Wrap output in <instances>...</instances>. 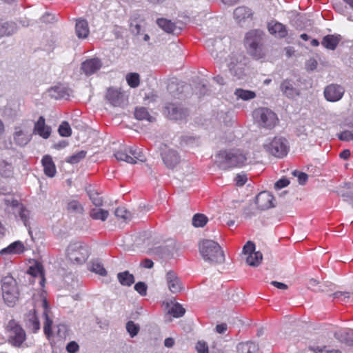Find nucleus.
I'll use <instances>...</instances> for the list:
<instances>
[{
    "label": "nucleus",
    "instance_id": "obj_1",
    "mask_svg": "<svg viewBox=\"0 0 353 353\" xmlns=\"http://www.w3.org/2000/svg\"><path fill=\"white\" fill-rule=\"evenodd\" d=\"M218 166L227 170L232 168L243 167L250 163V160L248 154L239 149L221 151L216 156Z\"/></svg>",
    "mask_w": 353,
    "mask_h": 353
},
{
    "label": "nucleus",
    "instance_id": "obj_2",
    "mask_svg": "<svg viewBox=\"0 0 353 353\" xmlns=\"http://www.w3.org/2000/svg\"><path fill=\"white\" fill-rule=\"evenodd\" d=\"M199 252L203 259L211 264L223 263L225 255L221 246L213 240L204 239L199 244Z\"/></svg>",
    "mask_w": 353,
    "mask_h": 353
},
{
    "label": "nucleus",
    "instance_id": "obj_3",
    "mask_svg": "<svg viewBox=\"0 0 353 353\" xmlns=\"http://www.w3.org/2000/svg\"><path fill=\"white\" fill-rule=\"evenodd\" d=\"M254 123L260 128L266 130L274 129L279 123L277 114L271 109L260 107L252 112Z\"/></svg>",
    "mask_w": 353,
    "mask_h": 353
},
{
    "label": "nucleus",
    "instance_id": "obj_4",
    "mask_svg": "<svg viewBox=\"0 0 353 353\" xmlns=\"http://www.w3.org/2000/svg\"><path fill=\"white\" fill-rule=\"evenodd\" d=\"M263 148L270 154L282 159L288 154L290 145L285 137L278 135L268 138L263 143Z\"/></svg>",
    "mask_w": 353,
    "mask_h": 353
},
{
    "label": "nucleus",
    "instance_id": "obj_5",
    "mask_svg": "<svg viewBox=\"0 0 353 353\" xmlns=\"http://www.w3.org/2000/svg\"><path fill=\"white\" fill-rule=\"evenodd\" d=\"M2 296L5 303L12 307L19 299V289L17 281L12 276H5L1 281Z\"/></svg>",
    "mask_w": 353,
    "mask_h": 353
},
{
    "label": "nucleus",
    "instance_id": "obj_6",
    "mask_svg": "<svg viewBox=\"0 0 353 353\" xmlns=\"http://www.w3.org/2000/svg\"><path fill=\"white\" fill-rule=\"evenodd\" d=\"M6 334L8 342L15 347H22L26 339V334L23 328L15 321L10 320L6 326Z\"/></svg>",
    "mask_w": 353,
    "mask_h": 353
},
{
    "label": "nucleus",
    "instance_id": "obj_7",
    "mask_svg": "<svg viewBox=\"0 0 353 353\" xmlns=\"http://www.w3.org/2000/svg\"><path fill=\"white\" fill-rule=\"evenodd\" d=\"M65 255L72 263L82 264L89 256L88 248L81 242L71 243L66 248Z\"/></svg>",
    "mask_w": 353,
    "mask_h": 353
},
{
    "label": "nucleus",
    "instance_id": "obj_8",
    "mask_svg": "<svg viewBox=\"0 0 353 353\" xmlns=\"http://www.w3.org/2000/svg\"><path fill=\"white\" fill-rule=\"evenodd\" d=\"M245 58L242 53H232L228 61V70L232 76L237 79H243L245 75Z\"/></svg>",
    "mask_w": 353,
    "mask_h": 353
},
{
    "label": "nucleus",
    "instance_id": "obj_9",
    "mask_svg": "<svg viewBox=\"0 0 353 353\" xmlns=\"http://www.w3.org/2000/svg\"><path fill=\"white\" fill-rule=\"evenodd\" d=\"M261 39L262 32L256 30L248 32L245 38V45L249 52L257 59L261 57L260 43Z\"/></svg>",
    "mask_w": 353,
    "mask_h": 353
},
{
    "label": "nucleus",
    "instance_id": "obj_10",
    "mask_svg": "<svg viewBox=\"0 0 353 353\" xmlns=\"http://www.w3.org/2000/svg\"><path fill=\"white\" fill-rule=\"evenodd\" d=\"M161 156L164 164L169 169H173L181 161V157L178 152L168 148L166 145L161 148Z\"/></svg>",
    "mask_w": 353,
    "mask_h": 353
},
{
    "label": "nucleus",
    "instance_id": "obj_11",
    "mask_svg": "<svg viewBox=\"0 0 353 353\" xmlns=\"http://www.w3.org/2000/svg\"><path fill=\"white\" fill-rule=\"evenodd\" d=\"M345 93L343 86L338 84H330L324 89V97L327 101L336 102L341 99Z\"/></svg>",
    "mask_w": 353,
    "mask_h": 353
},
{
    "label": "nucleus",
    "instance_id": "obj_12",
    "mask_svg": "<svg viewBox=\"0 0 353 353\" xmlns=\"http://www.w3.org/2000/svg\"><path fill=\"white\" fill-rule=\"evenodd\" d=\"M32 135L25 126L14 127L13 139L14 143L19 146H25L31 140Z\"/></svg>",
    "mask_w": 353,
    "mask_h": 353
},
{
    "label": "nucleus",
    "instance_id": "obj_13",
    "mask_svg": "<svg viewBox=\"0 0 353 353\" xmlns=\"http://www.w3.org/2000/svg\"><path fill=\"white\" fill-rule=\"evenodd\" d=\"M274 197L271 193L267 191L261 192L256 196V204L258 205V208L262 210L274 207Z\"/></svg>",
    "mask_w": 353,
    "mask_h": 353
},
{
    "label": "nucleus",
    "instance_id": "obj_14",
    "mask_svg": "<svg viewBox=\"0 0 353 353\" xmlns=\"http://www.w3.org/2000/svg\"><path fill=\"white\" fill-rule=\"evenodd\" d=\"M165 281L169 290L173 294L180 292L182 289V283L177 274L172 270L167 272Z\"/></svg>",
    "mask_w": 353,
    "mask_h": 353
},
{
    "label": "nucleus",
    "instance_id": "obj_15",
    "mask_svg": "<svg viewBox=\"0 0 353 353\" xmlns=\"http://www.w3.org/2000/svg\"><path fill=\"white\" fill-rule=\"evenodd\" d=\"M102 66L101 61L98 58H92L85 60L81 64V70L85 75H91L97 72Z\"/></svg>",
    "mask_w": 353,
    "mask_h": 353
},
{
    "label": "nucleus",
    "instance_id": "obj_16",
    "mask_svg": "<svg viewBox=\"0 0 353 353\" xmlns=\"http://www.w3.org/2000/svg\"><path fill=\"white\" fill-rule=\"evenodd\" d=\"M33 133L39 135L45 139L49 138L50 136L51 128L46 125L43 117H39L37 121L34 123Z\"/></svg>",
    "mask_w": 353,
    "mask_h": 353
},
{
    "label": "nucleus",
    "instance_id": "obj_17",
    "mask_svg": "<svg viewBox=\"0 0 353 353\" xmlns=\"http://www.w3.org/2000/svg\"><path fill=\"white\" fill-rule=\"evenodd\" d=\"M165 113L170 119L174 120L181 119L186 116V111L174 103H169L166 105Z\"/></svg>",
    "mask_w": 353,
    "mask_h": 353
},
{
    "label": "nucleus",
    "instance_id": "obj_18",
    "mask_svg": "<svg viewBox=\"0 0 353 353\" xmlns=\"http://www.w3.org/2000/svg\"><path fill=\"white\" fill-rule=\"evenodd\" d=\"M106 99L114 106H120L124 101V94L117 89L109 88L105 95Z\"/></svg>",
    "mask_w": 353,
    "mask_h": 353
},
{
    "label": "nucleus",
    "instance_id": "obj_19",
    "mask_svg": "<svg viewBox=\"0 0 353 353\" xmlns=\"http://www.w3.org/2000/svg\"><path fill=\"white\" fill-rule=\"evenodd\" d=\"M26 327L32 332L36 333L40 329V323L36 314L35 310H31L25 316Z\"/></svg>",
    "mask_w": 353,
    "mask_h": 353
},
{
    "label": "nucleus",
    "instance_id": "obj_20",
    "mask_svg": "<svg viewBox=\"0 0 353 353\" xmlns=\"http://www.w3.org/2000/svg\"><path fill=\"white\" fill-rule=\"evenodd\" d=\"M24 251V245L23 243L20 241H17L11 244H10L8 247L0 250L1 255H7V254H19Z\"/></svg>",
    "mask_w": 353,
    "mask_h": 353
},
{
    "label": "nucleus",
    "instance_id": "obj_21",
    "mask_svg": "<svg viewBox=\"0 0 353 353\" xmlns=\"http://www.w3.org/2000/svg\"><path fill=\"white\" fill-rule=\"evenodd\" d=\"M41 163L45 174L49 177L54 176L57 170L52 157L50 155L43 156L41 159Z\"/></svg>",
    "mask_w": 353,
    "mask_h": 353
},
{
    "label": "nucleus",
    "instance_id": "obj_22",
    "mask_svg": "<svg viewBox=\"0 0 353 353\" xmlns=\"http://www.w3.org/2000/svg\"><path fill=\"white\" fill-rule=\"evenodd\" d=\"M268 30L270 34H276L279 38H285L288 30L285 25L279 22H272L268 24Z\"/></svg>",
    "mask_w": 353,
    "mask_h": 353
},
{
    "label": "nucleus",
    "instance_id": "obj_23",
    "mask_svg": "<svg viewBox=\"0 0 353 353\" xmlns=\"http://www.w3.org/2000/svg\"><path fill=\"white\" fill-rule=\"evenodd\" d=\"M341 38L339 36L328 34L325 36L321 41V44L325 48L334 50L336 48Z\"/></svg>",
    "mask_w": 353,
    "mask_h": 353
},
{
    "label": "nucleus",
    "instance_id": "obj_24",
    "mask_svg": "<svg viewBox=\"0 0 353 353\" xmlns=\"http://www.w3.org/2000/svg\"><path fill=\"white\" fill-rule=\"evenodd\" d=\"M75 32L79 39H85L88 36L89 28L88 22L83 19L77 20L76 23Z\"/></svg>",
    "mask_w": 353,
    "mask_h": 353
},
{
    "label": "nucleus",
    "instance_id": "obj_25",
    "mask_svg": "<svg viewBox=\"0 0 353 353\" xmlns=\"http://www.w3.org/2000/svg\"><path fill=\"white\" fill-rule=\"evenodd\" d=\"M66 210L69 213L74 214H81L84 211L83 205L75 199H69L66 201Z\"/></svg>",
    "mask_w": 353,
    "mask_h": 353
},
{
    "label": "nucleus",
    "instance_id": "obj_26",
    "mask_svg": "<svg viewBox=\"0 0 353 353\" xmlns=\"http://www.w3.org/2000/svg\"><path fill=\"white\" fill-rule=\"evenodd\" d=\"M280 88L283 93L288 98H294L298 95L297 90L294 88L292 82L290 80H284Z\"/></svg>",
    "mask_w": 353,
    "mask_h": 353
},
{
    "label": "nucleus",
    "instance_id": "obj_27",
    "mask_svg": "<svg viewBox=\"0 0 353 353\" xmlns=\"http://www.w3.org/2000/svg\"><path fill=\"white\" fill-rule=\"evenodd\" d=\"M48 94L52 98L60 99L69 96L68 90L63 85H57L48 90Z\"/></svg>",
    "mask_w": 353,
    "mask_h": 353
},
{
    "label": "nucleus",
    "instance_id": "obj_28",
    "mask_svg": "<svg viewBox=\"0 0 353 353\" xmlns=\"http://www.w3.org/2000/svg\"><path fill=\"white\" fill-rule=\"evenodd\" d=\"M157 23L159 28L168 33H178V30L176 25L170 20H168L163 18L158 19L157 20Z\"/></svg>",
    "mask_w": 353,
    "mask_h": 353
},
{
    "label": "nucleus",
    "instance_id": "obj_29",
    "mask_svg": "<svg viewBox=\"0 0 353 353\" xmlns=\"http://www.w3.org/2000/svg\"><path fill=\"white\" fill-rule=\"evenodd\" d=\"M239 353H255L258 350V345L252 341L243 342L236 347Z\"/></svg>",
    "mask_w": 353,
    "mask_h": 353
},
{
    "label": "nucleus",
    "instance_id": "obj_30",
    "mask_svg": "<svg viewBox=\"0 0 353 353\" xmlns=\"http://www.w3.org/2000/svg\"><path fill=\"white\" fill-rule=\"evenodd\" d=\"M43 306L44 307L43 316L45 318V321H44V325H43V332L48 337H50V336L52 334V321L48 316V310L47 307V302L46 300H43Z\"/></svg>",
    "mask_w": 353,
    "mask_h": 353
},
{
    "label": "nucleus",
    "instance_id": "obj_31",
    "mask_svg": "<svg viewBox=\"0 0 353 353\" xmlns=\"http://www.w3.org/2000/svg\"><path fill=\"white\" fill-rule=\"evenodd\" d=\"M17 29V26L14 22H2L0 30V37L4 36H10L13 34Z\"/></svg>",
    "mask_w": 353,
    "mask_h": 353
},
{
    "label": "nucleus",
    "instance_id": "obj_32",
    "mask_svg": "<svg viewBox=\"0 0 353 353\" xmlns=\"http://www.w3.org/2000/svg\"><path fill=\"white\" fill-rule=\"evenodd\" d=\"M251 15L252 12L250 9L244 6L238 7L234 11V17L239 22L249 18Z\"/></svg>",
    "mask_w": 353,
    "mask_h": 353
},
{
    "label": "nucleus",
    "instance_id": "obj_33",
    "mask_svg": "<svg viewBox=\"0 0 353 353\" xmlns=\"http://www.w3.org/2000/svg\"><path fill=\"white\" fill-rule=\"evenodd\" d=\"M114 155L118 161H123L132 164L137 163V161L134 160V158L129 154L128 148H125L123 150H119L114 154Z\"/></svg>",
    "mask_w": 353,
    "mask_h": 353
},
{
    "label": "nucleus",
    "instance_id": "obj_34",
    "mask_svg": "<svg viewBox=\"0 0 353 353\" xmlns=\"http://www.w3.org/2000/svg\"><path fill=\"white\" fill-rule=\"evenodd\" d=\"M16 216H19L20 219L23 221L24 225L27 228H30V212L23 205L14 214Z\"/></svg>",
    "mask_w": 353,
    "mask_h": 353
},
{
    "label": "nucleus",
    "instance_id": "obj_35",
    "mask_svg": "<svg viewBox=\"0 0 353 353\" xmlns=\"http://www.w3.org/2000/svg\"><path fill=\"white\" fill-rule=\"evenodd\" d=\"M134 117L138 120H146L149 122L154 121V118L149 114L148 110L144 107L137 108L134 111Z\"/></svg>",
    "mask_w": 353,
    "mask_h": 353
},
{
    "label": "nucleus",
    "instance_id": "obj_36",
    "mask_svg": "<svg viewBox=\"0 0 353 353\" xmlns=\"http://www.w3.org/2000/svg\"><path fill=\"white\" fill-rule=\"evenodd\" d=\"M109 215L108 210L101 208H92L90 212V216L95 220H101L105 221Z\"/></svg>",
    "mask_w": 353,
    "mask_h": 353
},
{
    "label": "nucleus",
    "instance_id": "obj_37",
    "mask_svg": "<svg viewBox=\"0 0 353 353\" xmlns=\"http://www.w3.org/2000/svg\"><path fill=\"white\" fill-rule=\"evenodd\" d=\"M234 94L237 99H242L243 101H248L253 99L256 97V93L251 90H243L241 88L236 89Z\"/></svg>",
    "mask_w": 353,
    "mask_h": 353
},
{
    "label": "nucleus",
    "instance_id": "obj_38",
    "mask_svg": "<svg viewBox=\"0 0 353 353\" xmlns=\"http://www.w3.org/2000/svg\"><path fill=\"white\" fill-rule=\"evenodd\" d=\"M262 259V254L260 252H256L247 256L246 263L250 266L257 267L261 264Z\"/></svg>",
    "mask_w": 353,
    "mask_h": 353
},
{
    "label": "nucleus",
    "instance_id": "obj_39",
    "mask_svg": "<svg viewBox=\"0 0 353 353\" xmlns=\"http://www.w3.org/2000/svg\"><path fill=\"white\" fill-rule=\"evenodd\" d=\"M117 277L123 285L130 286L134 282V276L128 271L119 273Z\"/></svg>",
    "mask_w": 353,
    "mask_h": 353
},
{
    "label": "nucleus",
    "instance_id": "obj_40",
    "mask_svg": "<svg viewBox=\"0 0 353 353\" xmlns=\"http://www.w3.org/2000/svg\"><path fill=\"white\" fill-rule=\"evenodd\" d=\"M335 337L341 342L347 343L348 345H353V336H350L346 330H341L334 334Z\"/></svg>",
    "mask_w": 353,
    "mask_h": 353
},
{
    "label": "nucleus",
    "instance_id": "obj_41",
    "mask_svg": "<svg viewBox=\"0 0 353 353\" xmlns=\"http://www.w3.org/2000/svg\"><path fill=\"white\" fill-rule=\"evenodd\" d=\"M13 174V167L11 163L3 161L0 162V174L6 178L10 177Z\"/></svg>",
    "mask_w": 353,
    "mask_h": 353
},
{
    "label": "nucleus",
    "instance_id": "obj_42",
    "mask_svg": "<svg viewBox=\"0 0 353 353\" xmlns=\"http://www.w3.org/2000/svg\"><path fill=\"white\" fill-rule=\"evenodd\" d=\"M89 270L91 272H95L101 276H105L106 274V270L103 268L101 263L98 260H94L91 262L90 264Z\"/></svg>",
    "mask_w": 353,
    "mask_h": 353
},
{
    "label": "nucleus",
    "instance_id": "obj_43",
    "mask_svg": "<svg viewBox=\"0 0 353 353\" xmlns=\"http://www.w3.org/2000/svg\"><path fill=\"white\" fill-rule=\"evenodd\" d=\"M208 217L203 214H196L192 217V225L196 228H202L208 222Z\"/></svg>",
    "mask_w": 353,
    "mask_h": 353
},
{
    "label": "nucleus",
    "instance_id": "obj_44",
    "mask_svg": "<svg viewBox=\"0 0 353 353\" xmlns=\"http://www.w3.org/2000/svg\"><path fill=\"white\" fill-rule=\"evenodd\" d=\"M129 154L134 158L137 162V161H145V157L143 154L142 151L138 148L137 146H132L128 148Z\"/></svg>",
    "mask_w": 353,
    "mask_h": 353
},
{
    "label": "nucleus",
    "instance_id": "obj_45",
    "mask_svg": "<svg viewBox=\"0 0 353 353\" xmlns=\"http://www.w3.org/2000/svg\"><path fill=\"white\" fill-rule=\"evenodd\" d=\"M185 309L179 303H175L169 309L168 313L174 318L182 316L185 314Z\"/></svg>",
    "mask_w": 353,
    "mask_h": 353
},
{
    "label": "nucleus",
    "instance_id": "obj_46",
    "mask_svg": "<svg viewBox=\"0 0 353 353\" xmlns=\"http://www.w3.org/2000/svg\"><path fill=\"white\" fill-rule=\"evenodd\" d=\"M126 81L131 88H135L140 83L139 75L137 73H130L126 76Z\"/></svg>",
    "mask_w": 353,
    "mask_h": 353
},
{
    "label": "nucleus",
    "instance_id": "obj_47",
    "mask_svg": "<svg viewBox=\"0 0 353 353\" xmlns=\"http://www.w3.org/2000/svg\"><path fill=\"white\" fill-rule=\"evenodd\" d=\"M86 156V152L84 150H81L76 154L70 156L68 159L67 162L71 164H75L79 163L81 160L83 159Z\"/></svg>",
    "mask_w": 353,
    "mask_h": 353
},
{
    "label": "nucleus",
    "instance_id": "obj_48",
    "mask_svg": "<svg viewBox=\"0 0 353 353\" xmlns=\"http://www.w3.org/2000/svg\"><path fill=\"white\" fill-rule=\"evenodd\" d=\"M59 133L61 137H68L72 134V130L68 122H63L59 127Z\"/></svg>",
    "mask_w": 353,
    "mask_h": 353
},
{
    "label": "nucleus",
    "instance_id": "obj_49",
    "mask_svg": "<svg viewBox=\"0 0 353 353\" xmlns=\"http://www.w3.org/2000/svg\"><path fill=\"white\" fill-rule=\"evenodd\" d=\"M114 214L117 217L123 219L124 220H128L131 218L130 212L128 211L123 207L117 208L114 212Z\"/></svg>",
    "mask_w": 353,
    "mask_h": 353
},
{
    "label": "nucleus",
    "instance_id": "obj_50",
    "mask_svg": "<svg viewBox=\"0 0 353 353\" xmlns=\"http://www.w3.org/2000/svg\"><path fill=\"white\" fill-rule=\"evenodd\" d=\"M126 330L130 334L131 337L135 336L139 330V327L135 324L133 321H128L126 324Z\"/></svg>",
    "mask_w": 353,
    "mask_h": 353
},
{
    "label": "nucleus",
    "instance_id": "obj_51",
    "mask_svg": "<svg viewBox=\"0 0 353 353\" xmlns=\"http://www.w3.org/2000/svg\"><path fill=\"white\" fill-rule=\"evenodd\" d=\"M88 195H89V197H90V200L92 201V203L96 207H99V206L102 205L103 200H102V198L101 196H99L98 193H97L95 192L90 191V192H88Z\"/></svg>",
    "mask_w": 353,
    "mask_h": 353
},
{
    "label": "nucleus",
    "instance_id": "obj_52",
    "mask_svg": "<svg viewBox=\"0 0 353 353\" xmlns=\"http://www.w3.org/2000/svg\"><path fill=\"white\" fill-rule=\"evenodd\" d=\"M256 252H255V245L252 241H248L243 248V253L245 255L248 256L250 254H252V253Z\"/></svg>",
    "mask_w": 353,
    "mask_h": 353
},
{
    "label": "nucleus",
    "instance_id": "obj_53",
    "mask_svg": "<svg viewBox=\"0 0 353 353\" xmlns=\"http://www.w3.org/2000/svg\"><path fill=\"white\" fill-rule=\"evenodd\" d=\"M5 203L7 205H10V206H11L12 208L13 213L14 214H16L17 211L20 208L21 206L23 205L22 203H19L16 199H12V200L5 199Z\"/></svg>",
    "mask_w": 353,
    "mask_h": 353
},
{
    "label": "nucleus",
    "instance_id": "obj_54",
    "mask_svg": "<svg viewBox=\"0 0 353 353\" xmlns=\"http://www.w3.org/2000/svg\"><path fill=\"white\" fill-rule=\"evenodd\" d=\"M292 174L294 176H297L299 183L301 185L305 184L308 179L307 174L302 172L294 170Z\"/></svg>",
    "mask_w": 353,
    "mask_h": 353
},
{
    "label": "nucleus",
    "instance_id": "obj_55",
    "mask_svg": "<svg viewBox=\"0 0 353 353\" xmlns=\"http://www.w3.org/2000/svg\"><path fill=\"white\" fill-rule=\"evenodd\" d=\"M340 140L343 141H349L353 140V133L349 130H345L338 134Z\"/></svg>",
    "mask_w": 353,
    "mask_h": 353
},
{
    "label": "nucleus",
    "instance_id": "obj_56",
    "mask_svg": "<svg viewBox=\"0 0 353 353\" xmlns=\"http://www.w3.org/2000/svg\"><path fill=\"white\" fill-rule=\"evenodd\" d=\"M134 290L139 293L141 296L146 295L147 285L143 282H138L134 285Z\"/></svg>",
    "mask_w": 353,
    "mask_h": 353
},
{
    "label": "nucleus",
    "instance_id": "obj_57",
    "mask_svg": "<svg viewBox=\"0 0 353 353\" xmlns=\"http://www.w3.org/2000/svg\"><path fill=\"white\" fill-rule=\"evenodd\" d=\"M130 29L132 34L139 35L141 34L142 26L136 21L134 23L132 22L130 23Z\"/></svg>",
    "mask_w": 353,
    "mask_h": 353
},
{
    "label": "nucleus",
    "instance_id": "obj_58",
    "mask_svg": "<svg viewBox=\"0 0 353 353\" xmlns=\"http://www.w3.org/2000/svg\"><path fill=\"white\" fill-rule=\"evenodd\" d=\"M198 353H208V346L204 341H199L196 345Z\"/></svg>",
    "mask_w": 353,
    "mask_h": 353
},
{
    "label": "nucleus",
    "instance_id": "obj_59",
    "mask_svg": "<svg viewBox=\"0 0 353 353\" xmlns=\"http://www.w3.org/2000/svg\"><path fill=\"white\" fill-rule=\"evenodd\" d=\"M248 178L245 174H239L235 177V182L237 186H243L247 181Z\"/></svg>",
    "mask_w": 353,
    "mask_h": 353
},
{
    "label": "nucleus",
    "instance_id": "obj_60",
    "mask_svg": "<svg viewBox=\"0 0 353 353\" xmlns=\"http://www.w3.org/2000/svg\"><path fill=\"white\" fill-rule=\"evenodd\" d=\"M79 349L78 343L75 341H70L66 345V350L69 353H76Z\"/></svg>",
    "mask_w": 353,
    "mask_h": 353
},
{
    "label": "nucleus",
    "instance_id": "obj_61",
    "mask_svg": "<svg viewBox=\"0 0 353 353\" xmlns=\"http://www.w3.org/2000/svg\"><path fill=\"white\" fill-rule=\"evenodd\" d=\"M290 184V181L288 179L285 178H283L277 181L274 184V188L276 190H280L288 186Z\"/></svg>",
    "mask_w": 353,
    "mask_h": 353
},
{
    "label": "nucleus",
    "instance_id": "obj_62",
    "mask_svg": "<svg viewBox=\"0 0 353 353\" xmlns=\"http://www.w3.org/2000/svg\"><path fill=\"white\" fill-rule=\"evenodd\" d=\"M211 55L218 62H221L222 59L225 58V52H218L216 50H212L211 51Z\"/></svg>",
    "mask_w": 353,
    "mask_h": 353
},
{
    "label": "nucleus",
    "instance_id": "obj_63",
    "mask_svg": "<svg viewBox=\"0 0 353 353\" xmlns=\"http://www.w3.org/2000/svg\"><path fill=\"white\" fill-rule=\"evenodd\" d=\"M316 353H338L339 352L338 350L330 349L327 347H317L316 350Z\"/></svg>",
    "mask_w": 353,
    "mask_h": 353
},
{
    "label": "nucleus",
    "instance_id": "obj_64",
    "mask_svg": "<svg viewBox=\"0 0 353 353\" xmlns=\"http://www.w3.org/2000/svg\"><path fill=\"white\" fill-rule=\"evenodd\" d=\"M141 265L145 268H152L154 265V263L152 260L149 259H144L141 263Z\"/></svg>",
    "mask_w": 353,
    "mask_h": 353
}]
</instances>
